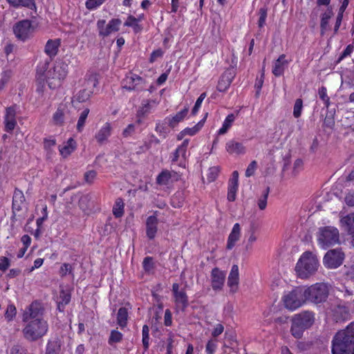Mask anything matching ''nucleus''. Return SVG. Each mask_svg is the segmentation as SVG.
<instances>
[{"label":"nucleus","mask_w":354,"mask_h":354,"mask_svg":"<svg viewBox=\"0 0 354 354\" xmlns=\"http://www.w3.org/2000/svg\"><path fill=\"white\" fill-rule=\"evenodd\" d=\"M268 13V8L266 6H263L259 9V19L258 21V26L259 28L263 27L266 23V20L267 18Z\"/></svg>","instance_id":"nucleus-46"},{"label":"nucleus","mask_w":354,"mask_h":354,"mask_svg":"<svg viewBox=\"0 0 354 354\" xmlns=\"http://www.w3.org/2000/svg\"><path fill=\"white\" fill-rule=\"evenodd\" d=\"M67 74L68 64L62 60L57 61L53 69L47 72V84L49 88L59 87L61 80H64Z\"/></svg>","instance_id":"nucleus-4"},{"label":"nucleus","mask_w":354,"mask_h":354,"mask_svg":"<svg viewBox=\"0 0 354 354\" xmlns=\"http://www.w3.org/2000/svg\"><path fill=\"white\" fill-rule=\"evenodd\" d=\"M76 147L75 142L73 138H70L68 140L66 144L63 147H59V152L61 155L66 158L68 156Z\"/></svg>","instance_id":"nucleus-30"},{"label":"nucleus","mask_w":354,"mask_h":354,"mask_svg":"<svg viewBox=\"0 0 354 354\" xmlns=\"http://www.w3.org/2000/svg\"><path fill=\"white\" fill-rule=\"evenodd\" d=\"M339 231L334 227H320L317 233V241L323 248H328L339 243Z\"/></svg>","instance_id":"nucleus-7"},{"label":"nucleus","mask_w":354,"mask_h":354,"mask_svg":"<svg viewBox=\"0 0 354 354\" xmlns=\"http://www.w3.org/2000/svg\"><path fill=\"white\" fill-rule=\"evenodd\" d=\"M305 328L301 327V326L296 324V322H294L292 319V325L291 327V333L292 335L296 338H300L302 336L303 331L305 330Z\"/></svg>","instance_id":"nucleus-44"},{"label":"nucleus","mask_w":354,"mask_h":354,"mask_svg":"<svg viewBox=\"0 0 354 354\" xmlns=\"http://www.w3.org/2000/svg\"><path fill=\"white\" fill-rule=\"evenodd\" d=\"M241 236V226L239 223H235L228 236L227 248L231 250L239 240Z\"/></svg>","instance_id":"nucleus-24"},{"label":"nucleus","mask_w":354,"mask_h":354,"mask_svg":"<svg viewBox=\"0 0 354 354\" xmlns=\"http://www.w3.org/2000/svg\"><path fill=\"white\" fill-rule=\"evenodd\" d=\"M296 324L306 328H310L315 322V314L311 311H304L297 314L293 317Z\"/></svg>","instance_id":"nucleus-14"},{"label":"nucleus","mask_w":354,"mask_h":354,"mask_svg":"<svg viewBox=\"0 0 354 354\" xmlns=\"http://www.w3.org/2000/svg\"><path fill=\"white\" fill-rule=\"evenodd\" d=\"M304 291L306 301L317 304L326 301L329 288L324 283H317L306 288H304Z\"/></svg>","instance_id":"nucleus-5"},{"label":"nucleus","mask_w":354,"mask_h":354,"mask_svg":"<svg viewBox=\"0 0 354 354\" xmlns=\"http://www.w3.org/2000/svg\"><path fill=\"white\" fill-rule=\"evenodd\" d=\"M59 301L68 304L71 301V293L65 290H62L59 293Z\"/></svg>","instance_id":"nucleus-53"},{"label":"nucleus","mask_w":354,"mask_h":354,"mask_svg":"<svg viewBox=\"0 0 354 354\" xmlns=\"http://www.w3.org/2000/svg\"><path fill=\"white\" fill-rule=\"evenodd\" d=\"M96 171L94 170H90L85 173L84 174V180L86 183L91 184L93 182L94 179L96 177Z\"/></svg>","instance_id":"nucleus-62"},{"label":"nucleus","mask_w":354,"mask_h":354,"mask_svg":"<svg viewBox=\"0 0 354 354\" xmlns=\"http://www.w3.org/2000/svg\"><path fill=\"white\" fill-rule=\"evenodd\" d=\"M189 107L185 106L182 111L178 112L172 118H167L165 120H168L169 125L174 127L178 122H181L185 117L187 115Z\"/></svg>","instance_id":"nucleus-28"},{"label":"nucleus","mask_w":354,"mask_h":354,"mask_svg":"<svg viewBox=\"0 0 354 354\" xmlns=\"http://www.w3.org/2000/svg\"><path fill=\"white\" fill-rule=\"evenodd\" d=\"M15 35L18 39L23 41L28 39L32 32L31 22L29 20L19 21L13 28Z\"/></svg>","instance_id":"nucleus-12"},{"label":"nucleus","mask_w":354,"mask_h":354,"mask_svg":"<svg viewBox=\"0 0 354 354\" xmlns=\"http://www.w3.org/2000/svg\"><path fill=\"white\" fill-rule=\"evenodd\" d=\"M217 348L216 340L210 339L205 346V351L207 354H213Z\"/></svg>","instance_id":"nucleus-57"},{"label":"nucleus","mask_w":354,"mask_h":354,"mask_svg":"<svg viewBox=\"0 0 354 354\" xmlns=\"http://www.w3.org/2000/svg\"><path fill=\"white\" fill-rule=\"evenodd\" d=\"M48 330L47 321L44 319L29 320L22 329L24 338L30 342H35L42 338Z\"/></svg>","instance_id":"nucleus-3"},{"label":"nucleus","mask_w":354,"mask_h":354,"mask_svg":"<svg viewBox=\"0 0 354 354\" xmlns=\"http://www.w3.org/2000/svg\"><path fill=\"white\" fill-rule=\"evenodd\" d=\"M128 320V311L126 308H120L118 310V314H117V323L118 324L122 327L124 328L127 326Z\"/></svg>","instance_id":"nucleus-33"},{"label":"nucleus","mask_w":354,"mask_h":354,"mask_svg":"<svg viewBox=\"0 0 354 354\" xmlns=\"http://www.w3.org/2000/svg\"><path fill=\"white\" fill-rule=\"evenodd\" d=\"M333 354H354V322L338 331L332 342Z\"/></svg>","instance_id":"nucleus-1"},{"label":"nucleus","mask_w":354,"mask_h":354,"mask_svg":"<svg viewBox=\"0 0 354 354\" xmlns=\"http://www.w3.org/2000/svg\"><path fill=\"white\" fill-rule=\"evenodd\" d=\"M257 168V162L256 160L252 161L250 165L248 166V168L245 171V176L247 177L252 176L254 174L255 170Z\"/></svg>","instance_id":"nucleus-59"},{"label":"nucleus","mask_w":354,"mask_h":354,"mask_svg":"<svg viewBox=\"0 0 354 354\" xmlns=\"http://www.w3.org/2000/svg\"><path fill=\"white\" fill-rule=\"evenodd\" d=\"M45 311V308L42 303L38 301H32L29 306H28L23 312L22 321L27 322L29 320H33L35 319H42Z\"/></svg>","instance_id":"nucleus-9"},{"label":"nucleus","mask_w":354,"mask_h":354,"mask_svg":"<svg viewBox=\"0 0 354 354\" xmlns=\"http://www.w3.org/2000/svg\"><path fill=\"white\" fill-rule=\"evenodd\" d=\"M239 280V268L237 265H234L232 267L227 279V285L230 288V292L232 293L237 290Z\"/></svg>","instance_id":"nucleus-22"},{"label":"nucleus","mask_w":354,"mask_h":354,"mask_svg":"<svg viewBox=\"0 0 354 354\" xmlns=\"http://www.w3.org/2000/svg\"><path fill=\"white\" fill-rule=\"evenodd\" d=\"M122 334L116 330H111V335H110V337L109 338V344L110 345H113V344L115 343H118L122 341Z\"/></svg>","instance_id":"nucleus-43"},{"label":"nucleus","mask_w":354,"mask_h":354,"mask_svg":"<svg viewBox=\"0 0 354 354\" xmlns=\"http://www.w3.org/2000/svg\"><path fill=\"white\" fill-rule=\"evenodd\" d=\"M112 127L109 122H106L95 133V138L97 143L103 145L111 135Z\"/></svg>","instance_id":"nucleus-19"},{"label":"nucleus","mask_w":354,"mask_h":354,"mask_svg":"<svg viewBox=\"0 0 354 354\" xmlns=\"http://www.w3.org/2000/svg\"><path fill=\"white\" fill-rule=\"evenodd\" d=\"M344 259V254L340 248L330 250L324 257V264L328 268H336L343 263Z\"/></svg>","instance_id":"nucleus-11"},{"label":"nucleus","mask_w":354,"mask_h":354,"mask_svg":"<svg viewBox=\"0 0 354 354\" xmlns=\"http://www.w3.org/2000/svg\"><path fill=\"white\" fill-rule=\"evenodd\" d=\"M334 315L338 321H344L348 318L349 311L345 306H337L334 310Z\"/></svg>","instance_id":"nucleus-31"},{"label":"nucleus","mask_w":354,"mask_h":354,"mask_svg":"<svg viewBox=\"0 0 354 354\" xmlns=\"http://www.w3.org/2000/svg\"><path fill=\"white\" fill-rule=\"evenodd\" d=\"M318 95L319 98L324 102L326 107L328 108L330 104V98L325 90H319Z\"/></svg>","instance_id":"nucleus-63"},{"label":"nucleus","mask_w":354,"mask_h":354,"mask_svg":"<svg viewBox=\"0 0 354 354\" xmlns=\"http://www.w3.org/2000/svg\"><path fill=\"white\" fill-rule=\"evenodd\" d=\"M235 115L233 113L229 114L225 119L222 127L218 131V134H225L230 128L235 120Z\"/></svg>","instance_id":"nucleus-34"},{"label":"nucleus","mask_w":354,"mask_h":354,"mask_svg":"<svg viewBox=\"0 0 354 354\" xmlns=\"http://www.w3.org/2000/svg\"><path fill=\"white\" fill-rule=\"evenodd\" d=\"M156 131L160 134V136H162L163 138H165L167 133H168V129L165 124L158 122L156 124Z\"/></svg>","instance_id":"nucleus-58"},{"label":"nucleus","mask_w":354,"mask_h":354,"mask_svg":"<svg viewBox=\"0 0 354 354\" xmlns=\"http://www.w3.org/2000/svg\"><path fill=\"white\" fill-rule=\"evenodd\" d=\"M59 46V39H49L46 42L44 52L49 57V59H53L57 55Z\"/></svg>","instance_id":"nucleus-23"},{"label":"nucleus","mask_w":354,"mask_h":354,"mask_svg":"<svg viewBox=\"0 0 354 354\" xmlns=\"http://www.w3.org/2000/svg\"><path fill=\"white\" fill-rule=\"evenodd\" d=\"M207 116V113L205 114L203 119H202L200 122H198L194 127L192 128H186L183 131H181L182 136L189 135L194 136L195 135L203 126L206 118Z\"/></svg>","instance_id":"nucleus-32"},{"label":"nucleus","mask_w":354,"mask_h":354,"mask_svg":"<svg viewBox=\"0 0 354 354\" xmlns=\"http://www.w3.org/2000/svg\"><path fill=\"white\" fill-rule=\"evenodd\" d=\"M306 301L304 288H297L283 297L286 308L291 310L299 308Z\"/></svg>","instance_id":"nucleus-8"},{"label":"nucleus","mask_w":354,"mask_h":354,"mask_svg":"<svg viewBox=\"0 0 354 354\" xmlns=\"http://www.w3.org/2000/svg\"><path fill=\"white\" fill-rule=\"evenodd\" d=\"M86 86L90 88H95L98 86L97 76L95 74H91L86 81Z\"/></svg>","instance_id":"nucleus-50"},{"label":"nucleus","mask_w":354,"mask_h":354,"mask_svg":"<svg viewBox=\"0 0 354 354\" xmlns=\"http://www.w3.org/2000/svg\"><path fill=\"white\" fill-rule=\"evenodd\" d=\"M106 0H87L85 3L86 8L88 10H95L102 4H103Z\"/></svg>","instance_id":"nucleus-49"},{"label":"nucleus","mask_w":354,"mask_h":354,"mask_svg":"<svg viewBox=\"0 0 354 354\" xmlns=\"http://www.w3.org/2000/svg\"><path fill=\"white\" fill-rule=\"evenodd\" d=\"M285 55H281L275 61L272 68V73L275 76H280L283 73L287 62Z\"/></svg>","instance_id":"nucleus-26"},{"label":"nucleus","mask_w":354,"mask_h":354,"mask_svg":"<svg viewBox=\"0 0 354 354\" xmlns=\"http://www.w3.org/2000/svg\"><path fill=\"white\" fill-rule=\"evenodd\" d=\"M89 113V109H85L80 114V116L78 119L77 124V130L78 131H82L83 129V127L84 126L86 118Z\"/></svg>","instance_id":"nucleus-41"},{"label":"nucleus","mask_w":354,"mask_h":354,"mask_svg":"<svg viewBox=\"0 0 354 354\" xmlns=\"http://www.w3.org/2000/svg\"><path fill=\"white\" fill-rule=\"evenodd\" d=\"M219 168L218 167H212L209 169L207 174V180L208 181L213 182L217 177L219 173Z\"/></svg>","instance_id":"nucleus-54"},{"label":"nucleus","mask_w":354,"mask_h":354,"mask_svg":"<svg viewBox=\"0 0 354 354\" xmlns=\"http://www.w3.org/2000/svg\"><path fill=\"white\" fill-rule=\"evenodd\" d=\"M333 16V12L331 8H328L326 11L322 14L320 21V28L322 35H324V32L328 30L329 20Z\"/></svg>","instance_id":"nucleus-27"},{"label":"nucleus","mask_w":354,"mask_h":354,"mask_svg":"<svg viewBox=\"0 0 354 354\" xmlns=\"http://www.w3.org/2000/svg\"><path fill=\"white\" fill-rule=\"evenodd\" d=\"M52 124L56 127H62L67 122H73V118L71 116L70 110L66 104H61L53 113Z\"/></svg>","instance_id":"nucleus-10"},{"label":"nucleus","mask_w":354,"mask_h":354,"mask_svg":"<svg viewBox=\"0 0 354 354\" xmlns=\"http://www.w3.org/2000/svg\"><path fill=\"white\" fill-rule=\"evenodd\" d=\"M142 265L146 272H150L154 267L152 257H145L143 260Z\"/></svg>","instance_id":"nucleus-56"},{"label":"nucleus","mask_w":354,"mask_h":354,"mask_svg":"<svg viewBox=\"0 0 354 354\" xmlns=\"http://www.w3.org/2000/svg\"><path fill=\"white\" fill-rule=\"evenodd\" d=\"M17 314V309L13 304H9L5 313L6 319L10 322L13 319Z\"/></svg>","instance_id":"nucleus-48"},{"label":"nucleus","mask_w":354,"mask_h":354,"mask_svg":"<svg viewBox=\"0 0 354 354\" xmlns=\"http://www.w3.org/2000/svg\"><path fill=\"white\" fill-rule=\"evenodd\" d=\"M225 149L230 154L243 155L246 153L243 144L234 140H229L226 143Z\"/></svg>","instance_id":"nucleus-21"},{"label":"nucleus","mask_w":354,"mask_h":354,"mask_svg":"<svg viewBox=\"0 0 354 354\" xmlns=\"http://www.w3.org/2000/svg\"><path fill=\"white\" fill-rule=\"evenodd\" d=\"M341 223L348 234H354V213L343 217Z\"/></svg>","instance_id":"nucleus-29"},{"label":"nucleus","mask_w":354,"mask_h":354,"mask_svg":"<svg viewBox=\"0 0 354 354\" xmlns=\"http://www.w3.org/2000/svg\"><path fill=\"white\" fill-rule=\"evenodd\" d=\"M236 73V68L234 67H230L225 70L218 81L219 88H228L235 77Z\"/></svg>","instance_id":"nucleus-17"},{"label":"nucleus","mask_w":354,"mask_h":354,"mask_svg":"<svg viewBox=\"0 0 354 354\" xmlns=\"http://www.w3.org/2000/svg\"><path fill=\"white\" fill-rule=\"evenodd\" d=\"M113 213L117 218L121 217L124 214V203L121 198H118L113 207Z\"/></svg>","instance_id":"nucleus-39"},{"label":"nucleus","mask_w":354,"mask_h":354,"mask_svg":"<svg viewBox=\"0 0 354 354\" xmlns=\"http://www.w3.org/2000/svg\"><path fill=\"white\" fill-rule=\"evenodd\" d=\"M59 350V342L58 340H50L47 344L46 354H58Z\"/></svg>","instance_id":"nucleus-37"},{"label":"nucleus","mask_w":354,"mask_h":354,"mask_svg":"<svg viewBox=\"0 0 354 354\" xmlns=\"http://www.w3.org/2000/svg\"><path fill=\"white\" fill-rule=\"evenodd\" d=\"M10 354H30L25 348L16 345L10 349Z\"/></svg>","instance_id":"nucleus-60"},{"label":"nucleus","mask_w":354,"mask_h":354,"mask_svg":"<svg viewBox=\"0 0 354 354\" xmlns=\"http://www.w3.org/2000/svg\"><path fill=\"white\" fill-rule=\"evenodd\" d=\"M344 201L347 205H348L350 207L354 206V191L353 190L350 191L346 194V195L344 198Z\"/></svg>","instance_id":"nucleus-61"},{"label":"nucleus","mask_w":354,"mask_h":354,"mask_svg":"<svg viewBox=\"0 0 354 354\" xmlns=\"http://www.w3.org/2000/svg\"><path fill=\"white\" fill-rule=\"evenodd\" d=\"M156 213L157 212H155L154 215L149 216L146 221V233L149 239H153L156 236L158 230V220L156 215Z\"/></svg>","instance_id":"nucleus-20"},{"label":"nucleus","mask_w":354,"mask_h":354,"mask_svg":"<svg viewBox=\"0 0 354 354\" xmlns=\"http://www.w3.org/2000/svg\"><path fill=\"white\" fill-rule=\"evenodd\" d=\"M91 93V90H78L74 95L73 98L78 102H84L89 99Z\"/></svg>","instance_id":"nucleus-35"},{"label":"nucleus","mask_w":354,"mask_h":354,"mask_svg":"<svg viewBox=\"0 0 354 354\" xmlns=\"http://www.w3.org/2000/svg\"><path fill=\"white\" fill-rule=\"evenodd\" d=\"M6 1L14 7H18L20 6H29L32 3V0H6Z\"/></svg>","instance_id":"nucleus-55"},{"label":"nucleus","mask_w":354,"mask_h":354,"mask_svg":"<svg viewBox=\"0 0 354 354\" xmlns=\"http://www.w3.org/2000/svg\"><path fill=\"white\" fill-rule=\"evenodd\" d=\"M93 197L91 194H85L79 200V207L84 212L88 213L93 207Z\"/></svg>","instance_id":"nucleus-25"},{"label":"nucleus","mask_w":354,"mask_h":354,"mask_svg":"<svg viewBox=\"0 0 354 354\" xmlns=\"http://www.w3.org/2000/svg\"><path fill=\"white\" fill-rule=\"evenodd\" d=\"M303 108V101L301 99H297L293 109V115L295 118H298L301 116Z\"/></svg>","instance_id":"nucleus-47"},{"label":"nucleus","mask_w":354,"mask_h":354,"mask_svg":"<svg viewBox=\"0 0 354 354\" xmlns=\"http://www.w3.org/2000/svg\"><path fill=\"white\" fill-rule=\"evenodd\" d=\"M27 206L24 193L16 188L12 197V222L16 221H22L26 216Z\"/></svg>","instance_id":"nucleus-6"},{"label":"nucleus","mask_w":354,"mask_h":354,"mask_svg":"<svg viewBox=\"0 0 354 354\" xmlns=\"http://www.w3.org/2000/svg\"><path fill=\"white\" fill-rule=\"evenodd\" d=\"M319 266L317 256L313 252L308 251L301 254L295 270L298 277L300 279H308L315 274Z\"/></svg>","instance_id":"nucleus-2"},{"label":"nucleus","mask_w":354,"mask_h":354,"mask_svg":"<svg viewBox=\"0 0 354 354\" xmlns=\"http://www.w3.org/2000/svg\"><path fill=\"white\" fill-rule=\"evenodd\" d=\"M270 192V187H268L263 192L262 196L258 200V207L261 210L266 209L267 205L268 196Z\"/></svg>","instance_id":"nucleus-42"},{"label":"nucleus","mask_w":354,"mask_h":354,"mask_svg":"<svg viewBox=\"0 0 354 354\" xmlns=\"http://www.w3.org/2000/svg\"><path fill=\"white\" fill-rule=\"evenodd\" d=\"M53 59L47 58L44 61L41 62L37 68V80L39 84H41L42 88L45 87L44 82H47V69L48 68L49 64Z\"/></svg>","instance_id":"nucleus-15"},{"label":"nucleus","mask_w":354,"mask_h":354,"mask_svg":"<svg viewBox=\"0 0 354 354\" xmlns=\"http://www.w3.org/2000/svg\"><path fill=\"white\" fill-rule=\"evenodd\" d=\"M171 177V172L165 170L162 171L157 177L156 182L158 185H166L169 183V181Z\"/></svg>","instance_id":"nucleus-38"},{"label":"nucleus","mask_w":354,"mask_h":354,"mask_svg":"<svg viewBox=\"0 0 354 354\" xmlns=\"http://www.w3.org/2000/svg\"><path fill=\"white\" fill-rule=\"evenodd\" d=\"M121 24L122 21L118 18L110 20L109 24L106 26V30L108 31V36L113 32L118 31Z\"/></svg>","instance_id":"nucleus-36"},{"label":"nucleus","mask_w":354,"mask_h":354,"mask_svg":"<svg viewBox=\"0 0 354 354\" xmlns=\"http://www.w3.org/2000/svg\"><path fill=\"white\" fill-rule=\"evenodd\" d=\"M172 292L175 299L176 306L181 309H185L188 306V298L185 291L180 289L178 283L172 285Z\"/></svg>","instance_id":"nucleus-13"},{"label":"nucleus","mask_w":354,"mask_h":354,"mask_svg":"<svg viewBox=\"0 0 354 354\" xmlns=\"http://www.w3.org/2000/svg\"><path fill=\"white\" fill-rule=\"evenodd\" d=\"M16 116V109L15 106H10L6 109V115H5V130L8 132L12 131L16 124L17 121L15 119Z\"/></svg>","instance_id":"nucleus-18"},{"label":"nucleus","mask_w":354,"mask_h":354,"mask_svg":"<svg viewBox=\"0 0 354 354\" xmlns=\"http://www.w3.org/2000/svg\"><path fill=\"white\" fill-rule=\"evenodd\" d=\"M97 28L100 37H102L103 38L108 37V31L106 30V21L104 19H99L97 21Z\"/></svg>","instance_id":"nucleus-45"},{"label":"nucleus","mask_w":354,"mask_h":354,"mask_svg":"<svg viewBox=\"0 0 354 354\" xmlns=\"http://www.w3.org/2000/svg\"><path fill=\"white\" fill-rule=\"evenodd\" d=\"M237 189L238 186L228 185L227 200L229 201L232 202L235 201Z\"/></svg>","instance_id":"nucleus-51"},{"label":"nucleus","mask_w":354,"mask_h":354,"mask_svg":"<svg viewBox=\"0 0 354 354\" xmlns=\"http://www.w3.org/2000/svg\"><path fill=\"white\" fill-rule=\"evenodd\" d=\"M142 344L145 351H147L149 346V328L148 326L144 325L142 327Z\"/></svg>","instance_id":"nucleus-40"},{"label":"nucleus","mask_w":354,"mask_h":354,"mask_svg":"<svg viewBox=\"0 0 354 354\" xmlns=\"http://www.w3.org/2000/svg\"><path fill=\"white\" fill-rule=\"evenodd\" d=\"M250 235H249V237L248 239V241H247V243H246V245H245V248H246V250H250L252 247V244L257 241V236L255 235V233H254V228H251L250 232Z\"/></svg>","instance_id":"nucleus-52"},{"label":"nucleus","mask_w":354,"mask_h":354,"mask_svg":"<svg viewBox=\"0 0 354 354\" xmlns=\"http://www.w3.org/2000/svg\"><path fill=\"white\" fill-rule=\"evenodd\" d=\"M225 279V274L218 268H215L212 270L211 279L212 287L214 290H220L222 289Z\"/></svg>","instance_id":"nucleus-16"},{"label":"nucleus","mask_w":354,"mask_h":354,"mask_svg":"<svg viewBox=\"0 0 354 354\" xmlns=\"http://www.w3.org/2000/svg\"><path fill=\"white\" fill-rule=\"evenodd\" d=\"M325 127L332 129L335 124V120L333 114L326 115L324 121Z\"/></svg>","instance_id":"nucleus-64"}]
</instances>
